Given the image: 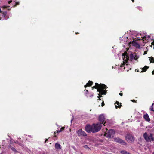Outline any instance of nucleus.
<instances>
[{
	"label": "nucleus",
	"mask_w": 154,
	"mask_h": 154,
	"mask_svg": "<svg viewBox=\"0 0 154 154\" xmlns=\"http://www.w3.org/2000/svg\"><path fill=\"white\" fill-rule=\"evenodd\" d=\"M93 96V94H91L89 96V97H90L91 98Z\"/></svg>",
	"instance_id": "nucleus-27"
},
{
	"label": "nucleus",
	"mask_w": 154,
	"mask_h": 154,
	"mask_svg": "<svg viewBox=\"0 0 154 154\" xmlns=\"http://www.w3.org/2000/svg\"><path fill=\"white\" fill-rule=\"evenodd\" d=\"M85 147L86 148V147H87L88 146H87V145H85Z\"/></svg>",
	"instance_id": "nucleus-38"
},
{
	"label": "nucleus",
	"mask_w": 154,
	"mask_h": 154,
	"mask_svg": "<svg viewBox=\"0 0 154 154\" xmlns=\"http://www.w3.org/2000/svg\"><path fill=\"white\" fill-rule=\"evenodd\" d=\"M148 68L149 67H148L147 66H146L143 68H140L141 71H140V72H145L146 71V70L148 69Z\"/></svg>",
	"instance_id": "nucleus-12"
},
{
	"label": "nucleus",
	"mask_w": 154,
	"mask_h": 154,
	"mask_svg": "<svg viewBox=\"0 0 154 154\" xmlns=\"http://www.w3.org/2000/svg\"><path fill=\"white\" fill-rule=\"evenodd\" d=\"M148 140H147V141L154 140V138L153 137V135L152 134H151L148 137Z\"/></svg>",
	"instance_id": "nucleus-13"
},
{
	"label": "nucleus",
	"mask_w": 154,
	"mask_h": 154,
	"mask_svg": "<svg viewBox=\"0 0 154 154\" xmlns=\"http://www.w3.org/2000/svg\"><path fill=\"white\" fill-rule=\"evenodd\" d=\"M104 102L103 101V102H102V103H101V106H102L103 107L104 105Z\"/></svg>",
	"instance_id": "nucleus-26"
},
{
	"label": "nucleus",
	"mask_w": 154,
	"mask_h": 154,
	"mask_svg": "<svg viewBox=\"0 0 154 154\" xmlns=\"http://www.w3.org/2000/svg\"><path fill=\"white\" fill-rule=\"evenodd\" d=\"M115 141L116 142L123 144H125V141L121 139L116 138L115 139Z\"/></svg>",
	"instance_id": "nucleus-11"
},
{
	"label": "nucleus",
	"mask_w": 154,
	"mask_h": 154,
	"mask_svg": "<svg viewBox=\"0 0 154 154\" xmlns=\"http://www.w3.org/2000/svg\"><path fill=\"white\" fill-rule=\"evenodd\" d=\"M86 92H88V90H86Z\"/></svg>",
	"instance_id": "nucleus-42"
},
{
	"label": "nucleus",
	"mask_w": 154,
	"mask_h": 154,
	"mask_svg": "<svg viewBox=\"0 0 154 154\" xmlns=\"http://www.w3.org/2000/svg\"><path fill=\"white\" fill-rule=\"evenodd\" d=\"M122 55L124 61L123 63L121 65V66L122 67H124L125 64L126 66L128 65V60H129V58L131 61H132L133 60H135L138 61L137 59L139 58V55L138 54L135 52L128 53L127 52H125L122 54Z\"/></svg>",
	"instance_id": "nucleus-1"
},
{
	"label": "nucleus",
	"mask_w": 154,
	"mask_h": 154,
	"mask_svg": "<svg viewBox=\"0 0 154 154\" xmlns=\"http://www.w3.org/2000/svg\"><path fill=\"white\" fill-rule=\"evenodd\" d=\"M93 83V82L91 81H89L88 83H87L85 85V87H86L87 86H91L92 85V84Z\"/></svg>",
	"instance_id": "nucleus-19"
},
{
	"label": "nucleus",
	"mask_w": 154,
	"mask_h": 154,
	"mask_svg": "<svg viewBox=\"0 0 154 154\" xmlns=\"http://www.w3.org/2000/svg\"><path fill=\"white\" fill-rule=\"evenodd\" d=\"M119 94L121 96H122V94L121 93H120Z\"/></svg>",
	"instance_id": "nucleus-33"
},
{
	"label": "nucleus",
	"mask_w": 154,
	"mask_h": 154,
	"mask_svg": "<svg viewBox=\"0 0 154 154\" xmlns=\"http://www.w3.org/2000/svg\"><path fill=\"white\" fill-rule=\"evenodd\" d=\"M15 3H16V5H18V4H19V2H15Z\"/></svg>",
	"instance_id": "nucleus-31"
},
{
	"label": "nucleus",
	"mask_w": 154,
	"mask_h": 154,
	"mask_svg": "<svg viewBox=\"0 0 154 154\" xmlns=\"http://www.w3.org/2000/svg\"><path fill=\"white\" fill-rule=\"evenodd\" d=\"M122 154H126V153H127V152H126L125 151H122L121 152Z\"/></svg>",
	"instance_id": "nucleus-24"
},
{
	"label": "nucleus",
	"mask_w": 154,
	"mask_h": 154,
	"mask_svg": "<svg viewBox=\"0 0 154 154\" xmlns=\"http://www.w3.org/2000/svg\"><path fill=\"white\" fill-rule=\"evenodd\" d=\"M137 8L140 11H141L142 10V8L141 7L138 6L137 7Z\"/></svg>",
	"instance_id": "nucleus-25"
},
{
	"label": "nucleus",
	"mask_w": 154,
	"mask_h": 154,
	"mask_svg": "<svg viewBox=\"0 0 154 154\" xmlns=\"http://www.w3.org/2000/svg\"><path fill=\"white\" fill-rule=\"evenodd\" d=\"M61 131H62V130H59L57 131V133L60 132Z\"/></svg>",
	"instance_id": "nucleus-29"
},
{
	"label": "nucleus",
	"mask_w": 154,
	"mask_h": 154,
	"mask_svg": "<svg viewBox=\"0 0 154 154\" xmlns=\"http://www.w3.org/2000/svg\"><path fill=\"white\" fill-rule=\"evenodd\" d=\"M115 105L116 109H117L118 108H120L122 106V105H121V103L118 101H116L115 103Z\"/></svg>",
	"instance_id": "nucleus-15"
},
{
	"label": "nucleus",
	"mask_w": 154,
	"mask_h": 154,
	"mask_svg": "<svg viewBox=\"0 0 154 154\" xmlns=\"http://www.w3.org/2000/svg\"><path fill=\"white\" fill-rule=\"evenodd\" d=\"M150 36L149 35H145L143 37H141V38H142V39L144 41V40H148Z\"/></svg>",
	"instance_id": "nucleus-18"
},
{
	"label": "nucleus",
	"mask_w": 154,
	"mask_h": 154,
	"mask_svg": "<svg viewBox=\"0 0 154 154\" xmlns=\"http://www.w3.org/2000/svg\"><path fill=\"white\" fill-rule=\"evenodd\" d=\"M106 123V122H105L104 123V124H103V125H104V126H105V124Z\"/></svg>",
	"instance_id": "nucleus-35"
},
{
	"label": "nucleus",
	"mask_w": 154,
	"mask_h": 154,
	"mask_svg": "<svg viewBox=\"0 0 154 154\" xmlns=\"http://www.w3.org/2000/svg\"><path fill=\"white\" fill-rule=\"evenodd\" d=\"M152 154H154V152L152 153Z\"/></svg>",
	"instance_id": "nucleus-46"
},
{
	"label": "nucleus",
	"mask_w": 154,
	"mask_h": 154,
	"mask_svg": "<svg viewBox=\"0 0 154 154\" xmlns=\"http://www.w3.org/2000/svg\"><path fill=\"white\" fill-rule=\"evenodd\" d=\"M93 133L97 132L99 131L101 129L102 127L101 123H98L96 124H93Z\"/></svg>",
	"instance_id": "nucleus-4"
},
{
	"label": "nucleus",
	"mask_w": 154,
	"mask_h": 154,
	"mask_svg": "<svg viewBox=\"0 0 154 154\" xmlns=\"http://www.w3.org/2000/svg\"><path fill=\"white\" fill-rule=\"evenodd\" d=\"M149 58H150L149 60H150V63H154V58L153 57H149Z\"/></svg>",
	"instance_id": "nucleus-23"
},
{
	"label": "nucleus",
	"mask_w": 154,
	"mask_h": 154,
	"mask_svg": "<svg viewBox=\"0 0 154 154\" xmlns=\"http://www.w3.org/2000/svg\"><path fill=\"white\" fill-rule=\"evenodd\" d=\"M12 1L11 0L9 1V2H8L9 3H11L12 2Z\"/></svg>",
	"instance_id": "nucleus-34"
},
{
	"label": "nucleus",
	"mask_w": 154,
	"mask_h": 154,
	"mask_svg": "<svg viewBox=\"0 0 154 154\" xmlns=\"http://www.w3.org/2000/svg\"><path fill=\"white\" fill-rule=\"evenodd\" d=\"M125 154H130V153H128V152H127V153H126Z\"/></svg>",
	"instance_id": "nucleus-41"
},
{
	"label": "nucleus",
	"mask_w": 154,
	"mask_h": 154,
	"mask_svg": "<svg viewBox=\"0 0 154 154\" xmlns=\"http://www.w3.org/2000/svg\"><path fill=\"white\" fill-rule=\"evenodd\" d=\"M28 137H31V136H28Z\"/></svg>",
	"instance_id": "nucleus-44"
},
{
	"label": "nucleus",
	"mask_w": 154,
	"mask_h": 154,
	"mask_svg": "<svg viewBox=\"0 0 154 154\" xmlns=\"http://www.w3.org/2000/svg\"><path fill=\"white\" fill-rule=\"evenodd\" d=\"M9 147L11 149V150L15 152H18L17 150H16V149L13 147H11V146H10Z\"/></svg>",
	"instance_id": "nucleus-21"
},
{
	"label": "nucleus",
	"mask_w": 154,
	"mask_h": 154,
	"mask_svg": "<svg viewBox=\"0 0 154 154\" xmlns=\"http://www.w3.org/2000/svg\"><path fill=\"white\" fill-rule=\"evenodd\" d=\"M14 142L15 143H17L20 146H22V144L21 143H19L18 141H15L14 140H13L12 139H11L10 140V143L11 144L12 143Z\"/></svg>",
	"instance_id": "nucleus-16"
},
{
	"label": "nucleus",
	"mask_w": 154,
	"mask_h": 154,
	"mask_svg": "<svg viewBox=\"0 0 154 154\" xmlns=\"http://www.w3.org/2000/svg\"><path fill=\"white\" fill-rule=\"evenodd\" d=\"M98 98H99V96H98Z\"/></svg>",
	"instance_id": "nucleus-45"
},
{
	"label": "nucleus",
	"mask_w": 154,
	"mask_h": 154,
	"mask_svg": "<svg viewBox=\"0 0 154 154\" xmlns=\"http://www.w3.org/2000/svg\"><path fill=\"white\" fill-rule=\"evenodd\" d=\"M147 54V51H145L144 52V54Z\"/></svg>",
	"instance_id": "nucleus-32"
},
{
	"label": "nucleus",
	"mask_w": 154,
	"mask_h": 154,
	"mask_svg": "<svg viewBox=\"0 0 154 154\" xmlns=\"http://www.w3.org/2000/svg\"><path fill=\"white\" fill-rule=\"evenodd\" d=\"M136 70H137V72H140V71H141L140 69H139L138 70H137V69H136Z\"/></svg>",
	"instance_id": "nucleus-30"
},
{
	"label": "nucleus",
	"mask_w": 154,
	"mask_h": 154,
	"mask_svg": "<svg viewBox=\"0 0 154 154\" xmlns=\"http://www.w3.org/2000/svg\"><path fill=\"white\" fill-rule=\"evenodd\" d=\"M73 148L75 150V148L74 146H73Z\"/></svg>",
	"instance_id": "nucleus-37"
},
{
	"label": "nucleus",
	"mask_w": 154,
	"mask_h": 154,
	"mask_svg": "<svg viewBox=\"0 0 154 154\" xmlns=\"http://www.w3.org/2000/svg\"><path fill=\"white\" fill-rule=\"evenodd\" d=\"M47 140H48V139H46V140H45V142H46L47 141Z\"/></svg>",
	"instance_id": "nucleus-40"
},
{
	"label": "nucleus",
	"mask_w": 154,
	"mask_h": 154,
	"mask_svg": "<svg viewBox=\"0 0 154 154\" xmlns=\"http://www.w3.org/2000/svg\"><path fill=\"white\" fill-rule=\"evenodd\" d=\"M132 101L133 102H134L135 101V100H132Z\"/></svg>",
	"instance_id": "nucleus-43"
},
{
	"label": "nucleus",
	"mask_w": 154,
	"mask_h": 154,
	"mask_svg": "<svg viewBox=\"0 0 154 154\" xmlns=\"http://www.w3.org/2000/svg\"><path fill=\"white\" fill-rule=\"evenodd\" d=\"M126 139L128 142H132L134 140V137L130 134H127L126 136Z\"/></svg>",
	"instance_id": "nucleus-5"
},
{
	"label": "nucleus",
	"mask_w": 154,
	"mask_h": 154,
	"mask_svg": "<svg viewBox=\"0 0 154 154\" xmlns=\"http://www.w3.org/2000/svg\"><path fill=\"white\" fill-rule=\"evenodd\" d=\"M76 133L79 136H87L86 133L82 130V129H79L76 131Z\"/></svg>",
	"instance_id": "nucleus-8"
},
{
	"label": "nucleus",
	"mask_w": 154,
	"mask_h": 154,
	"mask_svg": "<svg viewBox=\"0 0 154 154\" xmlns=\"http://www.w3.org/2000/svg\"><path fill=\"white\" fill-rule=\"evenodd\" d=\"M103 131L104 132V136L108 138H110L111 136H112L115 133V131L111 129L107 131V128L104 129Z\"/></svg>",
	"instance_id": "nucleus-3"
},
{
	"label": "nucleus",
	"mask_w": 154,
	"mask_h": 154,
	"mask_svg": "<svg viewBox=\"0 0 154 154\" xmlns=\"http://www.w3.org/2000/svg\"><path fill=\"white\" fill-rule=\"evenodd\" d=\"M107 87L104 84H99L98 83H95V85L93 87H92V89L93 90L94 88L97 89V92H99L101 94L103 95L105 94L106 91L104 90V89H106Z\"/></svg>",
	"instance_id": "nucleus-2"
},
{
	"label": "nucleus",
	"mask_w": 154,
	"mask_h": 154,
	"mask_svg": "<svg viewBox=\"0 0 154 154\" xmlns=\"http://www.w3.org/2000/svg\"><path fill=\"white\" fill-rule=\"evenodd\" d=\"M132 2H134V0H132Z\"/></svg>",
	"instance_id": "nucleus-39"
},
{
	"label": "nucleus",
	"mask_w": 154,
	"mask_h": 154,
	"mask_svg": "<svg viewBox=\"0 0 154 154\" xmlns=\"http://www.w3.org/2000/svg\"><path fill=\"white\" fill-rule=\"evenodd\" d=\"M105 119L104 116L103 114H101L99 116V120L102 122L101 124L103 123L105 121Z\"/></svg>",
	"instance_id": "nucleus-10"
},
{
	"label": "nucleus",
	"mask_w": 154,
	"mask_h": 154,
	"mask_svg": "<svg viewBox=\"0 0 154 154\" xmlns=\"http://www.w3.org/2000/svg\"><path fill=\"white\" fill-rule=\"evenodd\" d=\"M86 131L88 132H93V125L91 126L89 125H87L85 127Z\"/></svg>",
	"instance_id": "nucleus-9"
},
{
	"label": "nucleus",
	"mask_w": 154,
	"mask_h": 154,
	"mask_svg": "<svg viewBox=\"0 0 154 154\" xmlns=\"http://www.w3.org/2000/svg\"><path fill=\"white\" fill-rule=\"evenodd\" d=\"M128 43L129 44H130L131 45H132L135 47L137 48H140V45L137 43L134 40H133L132 41H127Z\"/></svg>",
	"instance_id": "nucleus-7"
},
{
	"label": "nucleus",
	"mask_w": 154,
	"mask_h": 154,
	"mask_svg": "<svg viewBox=\"0 0 154 154\" xmlns=\"http://www.w3.org/2000/svg\"><path fill=\"white\" fill-rule=\"evenodd\" d=\"M143 117L146 121L148 122L150 121V118L149 117L148 115L147 114H145L143 116Z\"/></svg>",
	"instance_id": "nucleus-14"
},
{
	"label": "nucleus",
	"mask_w": 154,
	"mask_h": 154,
	"mask_svg": "<svg viewBox=\"0 0 154 154\" xmlns=\"http://www.w3.org/2000/svg\"><path fill=\"white\" fill-rule=\"evenodd\" d=\"M150 110L154 112V103L152 104L150 108Z\"/></svg>",
	"instance_id": "nucleus-22"
},
{
	"label": "nucleus",
	"mask_w": 154,
	"mask_h": 154,
	"mask_svg": "<svg viewBox=\"0 0 154 154\" xmlns=\"http://www.w3.org/2000/svg\"><path fill=\"white\" fill-rule=\"evenodd\" d=\"M148 137L147 133L145 132L143 134V137L146 141L148 140Z\"/></svg>",
	"instance_id": "nucleus-20"
},
{
	"label": "nucleus",
	"mask_w": 154,
	"mask_h": 154,
	"mask_svg": "<svg viewBox=\"0 0 154 154\" xmlns=\"http://www.w3.org/2000/svg\"><path fill=\"white\" fill-rule=\"evenodd\" d=\"M137 38V40H140V38H138V37Z\"/></svg>",
	"instance_id": "nucleus-36"
},
{
	"label": "nucleus",
	"mask_w": 154,
	"mask_h": 154,
	"mask_svg": "<svg viewBox=\"0 0 154 154\" xmlns=\"http://www.w3.org/2000/svg\"><path fill=\"white\" fill-rule=\"evenodd\" d=\"M64 127H63L61 128V129L60 130H62V131H63V130H64Z\"/></svg>",
	"instance_id": "nucleus-28"
},
{
	"label": "nucleus",
	"mask_w": 154,
	"mask_h": 154,
	"mask_svg": "<svg viewBox=\"0 0 154 154\" xmlns=\"http://www.w3.org/2000/svg\"><path fill=\"white\" fill-rule=\"evenodd\" d=\"M55 149H61V145L57 143H56L55 145Z\"/></svg>",
	"instance_id": "nucleus-17"
},
{
	"label": "nucleus",
	"mask_w": 154,
	"mask_h": 154,
	"mask_svg": "<svg viewBox=\"0 0 154 154\" xmlns=\"http://www.w3.org/2000/svg\"><path fill=\"white\" fill-rule=\"evenodd\" d=\"M1 14L0 15V20H7L8 18H6V16L7 14V11H1Z\"/></svg>",
	"instance_id": "nucleus-6"
}]
</instances>
